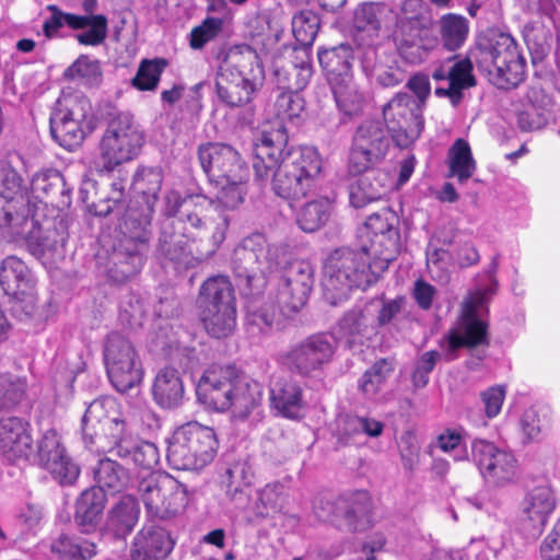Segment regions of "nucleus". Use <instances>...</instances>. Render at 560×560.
Instances as JSON below:
<instances>
[{"mask_svg": "<svg viewBox=\"0 0 560 560\" xmlns=\"http://www.w3.org/2000/svg\"><path fill=\"white\" fill-rule=\"evenodd\" d=\"M198 159L209 183L218 190L219 202L228 209L243 203L249 168L241 154L230 144L208 142L199 145Z\"/></svg>", "mask_w": 560, "mask_h": 560, "instance_id": "nucleus-3", "label": "nucleus"}, {"mask_svg": "<svg viewBox=\"0 0 560 560\" xmlns=\"http://www.w3.org/2000/svg\"><path fill=\"white\" fill-rule=\"evenodd\" d=\"M270 407L278 416L291 420L303 417L305 401L300 384L288 377H279L271 382L269 388Z\"/></svg>", "mask_w": 560, "mask_h": 560, "instance_id": "nucleus-33", "label": "nucleus"}, {"mask_svg": "<svg viewBox=\"0 0 560 560\" xmlns=\"http://www.w3.org/2000/svg\"><path fill=\"white\" fill-rule=\"evenodd\" d=\"M238 369L234 364L211 365L196 387L198 400L209 409L226 411L230 409L231 395Z\"/></svg>", "mask_w": 560, "mask_h": 560, "instance_id": "nucleus-19", "label": "nucleus"}, {"mask_svg": "<svg viewBox=\"0 0 560 560\" xmlns=\"http://www.w3.org/2000/svg\"><path fill=\"white\" fill-rule=\"evenodd\" d=\"M163 183V171L160 166H140L132 177L135 191L143 196L145 206L154 210Z\"/></svg>", "mask_w": 560, "mask_h": 560, "instance_id": "nucleus-53", "label": "nucleus"}, {"mask_svg": "<svg viewBox=\"0 0 560 560\" xmlns=\"http://www.w3.org/2000/svg\"><path fill=\"white\" fill-rule=\"evenodd\" d=\"M171 491L168 494L161 493L159 506L155 515L159 518H170L179 514L188 503V491L185 485L179 482L173 476L170 480Z\"/></svg>", "mask_w": 560, "mask_h": 560, "instance_id": "nucleus-62", "label": "nucleus"}, {"mask_svg": "<svg viewBox=\"0 0 560 560\" xmlns=\"http://www.w3.org/2000/svg\"><path fill=\"white\" fill-rule=\"evenodd\" d=\"M488 292L492 290L477 289L463 300L457 326L450 329L440 341L447 361L454 360L460 348L472 349L489 345L488 323L478 318V310L487 303Z\"/></svg>", "mask_w": 560, "mask_h": 560, "instance_id": "nucleus-7", "label": "nucleus"}, {"mask_svg": "<svg viewBox=\"0 0 560 560\" xmlns=\"http://www.w3.org/2000/svg\"><path fill=\"white\" fill-rule=\"evenodd\" d=\"M276 270H282L277 293L279 304L292 312L300 311L314 285L313 267L307 261L293 259L289 250V261Z\"/></svg>", "mask_w": 560, "mask_h": 560, "instance_id": "nucleus-17", "label": "nucleus"}, {"mask_svg": "<svg viewBox=\"0 0 560 560\" xmlns=\"http://www.w3.org/2000/svg\"><path fill=\"white\" fill-rule=\"evenodd\" d=\"M149 248L116 240L106 257V272L115 283H125L142 269Z\"/></svg>", "mask_w": 560, "mask_h": 560, "instance_id": "nucleus-26", "label": "nucleus"}, {"mask_svg": "<svg viewBox=\"0 0 560 560\" xmlns=\"http://www.w3.org/2000/svg\"><path fill=\"white\" fill-rule=\"evenodd\" d=\"M319 25V16L310 10H302L292 18V33L296 43L303 48L305 57H307V50L313 46Z\"/></svg>", "mask_w": 560, "mask_h": 560, "instance_id": "nucleus-60", "label": "nucleus"}, {"mask_svg": "<svg viewBox=\"0 0 560 560\" xmlns=\"http://www.w3.org/2000/svg\"><path fill=\"white\" fill-rule=\"evenodd\" d=\"M338 109L347 117L358 116L364 105V96L353 82L338 81L330 84Z\"/></svg>", "mask_w": 560, "mask_h": 560, "instance_id": "nucleus-58", "label": "nucleus"}, {"mask_svg": "<svg viewBox=\"0 0 560 560\" xmlns=\"http://www.w3.org/2000/svg\"><path fill=\"white\" fill-rule=\"evenodd\" d=\"M370 246L363 245L361 247L365 257L373 256L385 264L387 268L389 262L396 259L400 252V233L399 231H392L390 234H382L369 237Z\"/></svg>", "mask_w": 560, "mask_h": 560, "instance_id": "nucleus-59", "label": "nucleus"}, {"mask_svg": "<svg viewBox=\"0 0 560 560\" xmlns=\"http://www.w3.org/2000/svg\"><path fill=\"white\" fill-rule=\"evenodd\" d=\"M31 189L36 198L58 210H66L72 203V187L56 168H45L35 173L31 180Z\"/></svg>", "mask_w": 560, "mask_h": 560, "instance_id": "nucleus-30", "label": "nucleus"}, {"mask_svg": "<svg viewBox=\"0 0 560 560\" xmlns=\"http://www.w3.org/2000/svg\"><path fill=\"white\" fill-rule=\"evenodd\" d=\"M36 460L61 487L73 486L79 479L80 466L68 454L55 429L47 430L37 441Z\"/></svg>", "mask_w": 560, "mask_h": 560, "instance_id": "nucleus-15", "label": "nucleus"}, {"mask_svg": "<svg viewBox=\"0 0 560 560\" xmlns=\"http://www.w3.org/2000/svg\"><path fill=\"white\" fill-rule=\"evenodd\" d=\"M155 404L163 409H176L184 400L185 387L180 373L174 368L160 370L152 385Z\"/></svg>", "mask_w": 560, "mask_h": 560, "instance_id": "nucleus-41", "label": "nucleus"}, {"mask_svg": "<svg viewBox=\"0 0 560 560\" xmlns=\"http://www.w3.org/2000/svg\"><path fill=\"white\" fill-rule=\"evenodd\" d=\"M368 327V317L364 311L355 306L347 311L338 320L337 331L340 337L347 339L348 348L352 349L357 345L358 338L365 334Z\"/></svg>", "mask_w": 560, "mask_h": 560, "instance_id": "nucleus-64", "label": "nucleus"}, {"mask_svg": "<svg viewBox=\"0 0 560 560\" xmlns=\"http://www.w3.org/2000/svg\"><path fill=\"white\" fill-rule=\"evenodd\" d=\"M94 488H101L106 493L117 494L128 489L130 485L129 471L116 460L100 459L93 468Z\"/></svg>", "mask_w": 560, "mask_h": 560, "instance_id": "nucleus-46", "label": "nucleus"}, {"mask_svg": "<svg viewBox=\"0 0 560 560\" xmlns=\"http://www.w3.org/2000/svg\"><path fill=\"white\" fill-rule=\"evenodd\" d=\"M149 248L116 240L106 257V272L115 283H125L142 269Z\"/></svg>", "mask_w": 560, "mask_h": 560, "instance_id": "nucleus-27", "label": "nucleus"}, {"mask_svg": "<svg viewBox=\"0 0 560 560\" xmlns=\"http://www.w3.org/2000/svg\"><path fill=\"white\" fill-rule=\"evenodd\" d=\"M139 503L130 494L122 495L107 511L105 530L116 539L130 535L139 521Z\"/></svg>", "mask_w": 560, "mask_h": 560, "instance_id": "nucleus-38", "label": "nucleus"}, {"mask_svg": "<svg viewBox=\"0 0 560 560\" xmlns=\"http://www.w3.org/2000/svg\"><path fill=\"white\" fill-rule=\"evenodd\" d=\"M217 448V436L211 428L189 422L173 433L166 458L174 469L198 470L214 458Z\"/></svg>", "mask_w": 560, "mask_h": 560, "instance_id": "nucleus-6", "label": "nucleus"}, {"mask_svg": "<svg viewBox=\"0 0 560 560\" xmlns=\"http://www.w3.org/2000/svg\"><path fill=\"white\" fill-rule=\"evenodd\" d=\"M211 202L212 200L202 194L183 196L178 190L171 189L164 195L162 213L165 220L178 218L192 229L201 230L206 226L205 212Z\"/></svg>", "mask_w": 560, "mask_h": 560, "instance_id": "nucleus-25", "label": "nucleus"}, {"mask_svg": "<svg viewBox=\"0 0 560 560\" xmlns=\"http://www.w3.org/2000/svg\"><path fill=\"white\" fill-rule=\"evenodd\" d=\"M175 541L170 533L156 525L143 526L133 537L130 560H165Z\"/></svg>", "mask_w": 560, "mask_h": 560, "instance_id": "nucleus-32", "label": "nucleus"}, {"mask_svg": "<svg viewBox=\"0 0 560 560\" xmlns=\"http://www.w3.org/2000/svg\"><path fill=\"white\" fill-rule=\"evenodd\" d=\"M360 66L369 81L380 88H395L405 82L406 71L395 52L384 47L366 46L359 57Z\"/></svg>", "mask_w": 560, "mask_h": 560, "instance_id": "nucleus-20", "label": "nucleus"}, {"mask_svg": "<svg viewBox=\"0 0 560 560\" xmlns=\"http://www.w3.org/2000/svg\"><path fill=\"white\" fill-rule=\"evenodd\" d=\"M0 285L7 295H19L33 291L31 270L16 256H8L0 266Z\"/></svg>", "mask_w": 560, "mask_h": 560, "instance_id": "nucleus-45", "label": "nucleus"}, {"mask_svg": "<svg viewBox=\"0 0 560 560\" xmlns=\"http://www.w3.org/2000/svg\"><path fill=\"white\" fill-rule=\"evenodd\" d=\"M107 497L101 488L90 487L78 497L73 521L81 533L91 534L96 530L103 518Z\"/></svg>", "mask_w": 560, "mask_h": 560, "instance_id": "nucleus-36", "label": "nucleus"}, {"mask_svg": "<svg viewBox=\"0 0 560 560\" xmlns=\"http://www.w3.org/2000/svg\"><path fill=\"white\" fill-rule=\"evenodd\" d=\"M107 128L101 140L102 155L114 167L133 160L144 143V132L127 112L115 107L106 113Z\"/></svg>", "mask_w": 560, "mask_h": 560, "instance_id": "nucleus-8", "label": "nucleus"}, {"mask_svg": "<svg viewBox=\"0 0 560 560\" xmlns=\"http://www.w3.org/2000/svg\"><path fill=\"white\" fill-rule=\"evenodd\" d=\"M38 220L35 205L30 199L4 200L0 198V229L5 230L11 241L20 243Z\"/></svg>", "mask_w": 560, "mask_h": 560, "instance_id": "nucleus-31", "label": "nucleus"}, {"mask_svg": "<svg viewBox=\"0 0 560 560\" xmlns=\"http://www.w3.org/2000/svg\"><path fill=\"white\" fill-rule=\"evenodd\" d=\"M104 361L113 386L120 393L139 385L143 377L142 363L131 341L117 331L107 335Z\"/></svg>", "mask_w": 560, "mask_h": 560, "instance_id": "nucleus-9", "label": "nucleus"}, {"mask_svg": "<svg viewBox=\"0 0 560 560\" xmlns=\"http://www.w3.org/2000/svg\"><path fill=\"white\" fill-rule=\"evenodd\" d=\"M117 457L142 469L151 470L159 464L160 453L152 442L138 441L132 435L129 441H125V444L120 445Z\"/></svg>", "mask_w": 560, "mask_h": 560, "instance_id": "nucleus-51", "label": "nucleus"}, {"mask_svg": "<svg viewBox=\"0 0 560 560\" xmlns=\"http://www.w3.org/2000/svg\"><path fill=\"white\" fill-rule=\"evenodd\" d=\"M338 509L348 530L364 532L373 525V506L369 492L355 491L339 501Z\"/></svg>", "mask_w": 560, "mask_h": 560, "instance_id": "nucleus-39", "label": "nucleus"}, {"mask_svg": "<svg viewBox=\"0 0 560 560\" xmlns=\"http://www.w3.org/2000/svg\"><path fill=\"white\" fill-rule=\"evenodd\" d=\"M400 10L401 16L397 22L402 36L400 52L411 62H421L428 52L422 34L428 32L431 25L429 8L422 0H405Z\"/></svg>", "mask_w": 560, "mask_h": 560, "instance_id": "nucleus-16", "label": "nucleus"}, {"mask_svg": "<svg viewBox=\"0 0 560 560\" xmlns=\"http://www.w3.org/2000/svg\"><path fill=\"white\" fill-rule=\"evenodd\" d=\"M50 552L58 560H89L96 555V545L89 541L78 542L75 538L61 533L52 539Z\"/></svg>", "mask_w": 560, "mask_h": 560, "instance_id": "nucleus-56", "label": "nucleus"}, {"mask_svg": "<svg viewBox=\"0 0 560 560\" xmlns=\"http://www.w3.org/2000/svg\"><path fill=\"white\" fill-rule=\"evenodd\" d=\"M262 86L231 73L217 72L215 93L218 100L229 108H240L252 104Z\"/></svg>", "mask_w": 560, "mask_h": 560, "instance_id": "nucleus-35", "label": "nucleus"}, {"mask_svg": "<svg viewBox=\"0 0 560 560\" xmlns=\"http://www.w3.org/2000/svg\"><path fill=\"white\" fill-rule=\"evenodd\" d=\"M513 57L500 65L488 78L489 82L502 90H511L518 86L525 77V59L516 49Z\"/></svg>", "mask_w": 560, "mask_h": 560, "instance_id": "nucleus-57", "label": "nucleus"}, {"mask_svg": "<svg viewBox=\"0 0 560 560\" xmlns=\"http://www.w3.org/2000/svg\"><path fill=\"white\" fill-rule=\"evenodd\" d=\"M472 460L488 483L502 487L513 481L517 471L513 454L498 448L486 440H475L471 444Z\"/></svg>", "mask_w": 560, "mask_h": 560, "instance_id": "nucleus-18", "label": "nucleus"}, {"mask_svg": "<svg viewBox=\"0 0 560 560\" xmlns=\"http://www.w3.org/2000/svg\"><path fill=\"white\" fill-rule=\"evenodd\" d=\"M331 212L332 205L328 198L315 199L302 206L296 222L304 232L313 233L329 221Z\"/></svg>", "mask_w": 560, "mask_h": 560, "instance_id": "nucleus-55", "label": "nucleus"}, {"mask_svg": "<svg viewBox=\"0 0 560 560\" xmlns=\"http://www.w3.org/2000/svg\"><path fill=\"white\" fill-rule=\"evenodd\" d=\"M253 472L245 462H237L226 468L222 483L226 487V494L240 509L247 505L249 495L247 490L252 483Z\"/></svg>", "mask_w": 560, "mask_h": 560, "instance_id": "nucleus-48", "label": "nucleus"}, {"mask_svg": "<svg viewBox=\"0 0 560 560\" xmlns=\"http://www.w3.org/2000/svg\"><path fill=\"white\" fill-rule=\"evenodd\" d=\"M275 75L283 91L300 92L306 88L312 77V66L307 57L299 61H290L276 68Z\"/></svg>", "mask_w": 560, "mask_h": 560, "instance_id": "nucleus-50", "label": "nucleus"}, {"mask_svg": "<svg viewBox=\"0 0 560 560\" xmlns=\"http://www.w3.org/2000/svg\"><path fill=\"white\" fill-rule=\"evenodd\" d=\"M245 299V328L252 337L270 334L277 324V310L272 302H260L261 296Z\"/></svg>", "mask_w": 560, "mask_h": 560, "instance_id": "nucleus-44", "label": "nucleus"}, {"mask_svg": "<svg viewBox=\"0 0 560 560\" xmlns=\"http://www.w3.org/2000/svg\"><path fill=\"white\" fill-rule=\"evenodd\" d=\"M189 255L187 237L175 230L173 220H163L155 247V257L162 265L182 262Z\"/></svg>", "mask_w": 560, "mask_h": 560, "instance_id": "nucleus-43", "label": "nucleus"}, {"mask_svg": "<svg viewBox=\"0 0 560 560\" xmlns=\"http://www.w3.org/2000/svg\"><path fill=\"white\" fill-rule=\"evenodd\" d=\"M81 432L90 450L115 456H118L120 445L132 436L116 401L109 397L94 399L88 406L81 420Z\"/></svg>", "mask_w": 560, "mask_h": 560, "instance_id": "nucleus-5", "label": "nucleus"}, {"mask_svg": "<svg viewBox=\"0 0 560 560\" xmlns=\"http://www.w3.org/2000/svg\"><path fill=\"white\" fill-rule=\"evenodd\" d=\"M90 108L89 101L84 98L58 102L49 118L52 140L68 151L79 148L94 129L88 120Z\"/></svg>", "mask_w": 560, "mask_h": 560, "instance_id": "nucleus-10", "label": "nucleus"}, {"mask_svg": "<svg viewBox=\"0 0 560 560\" xmlns=\"http://www.w3.org/2000/svg\"><path fill=\"white\" fill-rule=\"evenodd\" d=\"M199 316L206 331L218 339L230 336L236 326V306L199 308Z\"/></svg>", "mask_w": 560, "mask_h": 560, "instance_id": "nucleus-49", "label": "nucleus"}, {"mask_svg": "<svg viewBox=\"0 0 560 560\" xmlns=\"http://www.w3.org/2000/svg\"><path fill=\"white\" fill-rule=\"evenodd\" d=\"M450 175L457 177L459 183L470 178L476 170L470 147L464 139H457L450 149Z\"/></svg>", "mask_w": 560, "mask_h": 560, "instance_id": "nucleus-61", "label": "nucleus"}, {"mask_svg": "<svg viewBox=\"0 0 560 560\" xmlns=\"http://www.w3.org/2000/svg\"><path fill=\"white\" fill-rule=\"evenodd\" d=\"M393 372V360L387 358L378 359L363 373L359 380L358 387L365 397H374Z\"/></svg>", "mask_w": 560, "mask_h": 560, "instance_id": "nucleus-63", "label": "nucleus"}, {"mask_svg": "<svg viewBox=\"0 0 560 560\" xmlns=\"http://www.w3.org/2000/svg\"><path fill=\"white\" fill-rule=\"evenodd\" d=\"M288 147L284 126L264 130L254 145L253 168L258 179L272 175V191L287 201L314 194L322 180L323 162L312 147Z\"/></svg>", "mask_w": 560, "mask_h": 560, "instance_id": "nucleus-1", "label": "nucleus"}, {"mask_svg": "<svg viewBox=\"0 0 560 560\" xmlns=\"http://www.w3.org/2000/svg\"><path fill=\"white\" fill-rule=\"evenodd\" d=\"M153 213L154 210H150L148 206L144 209L128 208L119 224L120 234L117 240L149 248Z\"/></svg>", "mask_w": 560, "mask_h": 560, "instance_id": "nucleus-40", "label": "nucleus"}, {"mask_svg": "<svg viewBox=\"0 0 560 560\" xmlns=\"http://www.w3.org/2000/svg\"><path fill=\"white\" fill-rule=\"evenodd\" d=\"M338 349V340L330 332H316L293 345L284 354L288 369L301 377H311L329 364Z\"/></svg>", "mask_w": 560, "mask_h": 560, "instance_id": "nucleus-12", "label": "nucleus"}, {"mask_svg": "<svg viewBox=\"0 0 560 560\" xmlns=\"http://www.w3.org/2000/svg\"><path fill=\"white\" fill-rule=\"evenodd\" d=\"M557 500L549 485L530 489L523 500L522 530L529 538H538L556 509Z\"/></svg>", "mask_w": 560, "mask_h": 560, "instance_id": "nucleus-24", "label": "nucleus"}, {"mask_svg": "<svg viewBox=\"0 0 560 560\" xmlns=\"http://www.w3.org/2000/svg\"><path fill=\"white\" fill-rule=\"evenodd\" d=\"M235 291L226 276H214L207 279L199 290L197 304L199 308L236 306Z\"/></svg>", "mask_w": 560, "mask_h": 560, "instance_id": "nucleus-47", "label": "nucleus"}, {"mask_svg": "<svg viewBox=\"0 0 560 560\" xmlns=\"http://www.w3.org/2000/svg\"><path fill=\"white\" fill-rule=\"evenodd\" d=\"M230 396V409L233 417L245 420L260 405L261 386L246 376L240 369Z\"/></svg>", "mask_w": 560, "mask_h": 560, "instance_id": "nucleus-42", "label": "nucleus"}, {"mask_svg": "<svg viewBox=\"0 0 560 560\" xmlns=\"http://www.w3.org/2000/svg\"><path fill=\"white\" fill-rule=\"evenodd\" d=\"M217 60L218 71L264 85L265 68L258 52L252 46L241 44L221 49L217 54Z\"/></svg>", "mask_w": 560, "mask_h": 560, "instance_id": "nucleus-23", "label": "nucleus"}, {"mask_svg": "<svg viewBox=\"0 0 560 560\" xmlns=\"http://www.w3.org/2000/svg\"><path fill=\"white\" fill-rule=\"evenodd\" d=\"M30 424L19 417L0 419V455L8 462L27 459L33 450Z\"/></svg>", "mask_w": 560, "mask_h": 560, "instance_id": "nucleus-29", "label": "nucleus"}, {"mask_svg": "<svg viewBox=\"0 0 560 560\" xmlns=\"http://www.w3.org/2000/svg\"><path fill=\"white\" fill-rule=\"evenodd\" d=\"M317 58L329 84L352 79L354 55L349 43H341L331 47H320L317 51Z\"/></svg>", "mask_w": 560, "mask_h": 560, "instance_id": "nucleus-37", "label": "nucleus"}, {"mask_svg": "<svg viewBox=\"0 0 560 560\" xmlns=\"http://www.w3.org/2000/svg\"><path fill=\"white\" fill-rule=\"evenodd\" d=\"M288 261V245L271 244L264 233L254 232L234 248L230 265L242 296H262L267 275Z\"/></svg>", "mask_w": 560, "mask_h": 560, "instance_id": "nucleus-2", "label": "nucleus"}, {"mask_svg": "<svg viewBox=\"0 0 560 560\" xmlns=\"http://www.w3.org/2000/svg\"><path fill=\"white\" fill-rule=\"evenodd\" d=\"M68 240L67 225L62 219L47 222L46 225L38 221L35 226L18 243L37 259L51 260L63 256V247Z\"/></svg>", "mask_w": 560, "mask_h": 560, "instance_id": "nucleus-22", "label": "nucleus"}, {"mask_svg": "<svg viewBox=\"0 0 560 560\" xmlns=\"http://www.w3.org/2000/svg\"><path fill=\"white\" fill-rule=\"evenodd\" d=\"M516 49V43L510 35L492 33L479 38L471 50V57L478 70L489 78L493 70L513 57L512 51Z\"/></svg>", "mask_w": 560, "mask_h": 560, "instance_id": "nucleus-28", "label": "nucleus"}, {"mask_svg": "<svg viewBox=\"0 0 560 560\" xmlns=\"http://www.w3.org/2000/svg\"><path fill=\"white\" fill-rule=\"evenodd\" d=\"M474 59L471 52L465 58L454 55L440 63L432 72V78L435 81H447V86H438L434 91L438 96H446L450 98L453 106L459 104L463 100V91L474 88L477 80L472 73Z\"/></svg>", "mask_w": 560, "mask_h": 560, "instance_id": "nucleus-21", "label": "nucleus"}, {"mask_svg": "<svg viewBox=\"0 0 560 560\" xmlns=\"http://www.w3.org/2000/svg\"><path fill=\"white\" fill-rule=\"evenodd\" d=\"M388 133L386 124L380 119H366L357 127L349 154V174L357 176L385 156L389 148Z\"/></svg>", "mask_w": 560, "mask_h": 560, "instance_id": "nucleus-11", "label": "nucleus"}, {"mask_svg": "<svg viewBox=\"0 0 560 560\" xmlns=\"http://www.w3.org/2000/svg\"><path fill=\"white\" fill-rule=\"evenodd\" d=\"M373 282L375 277L361 249L339 247L334 249L325 260L324 296L332 306L347 300L353 289L364 290Z\"/></svg>", "mask_w": 560, "mask_h": 560, "instance_id": "nucleus-4", "label": "nucleus"}, {"mask_svg": "<svg viewBox=\"0 0 560 560\" xmlns=\"http://www.w3.org/2000/svg\"><path fill=\"white\" fill-rule=\"evenodd\" d=\"M359 175L360 177L349 186V200L353 208L360 209L380 201L390 188V178L382 170L371 166Z\"/></svg>", "mask_w": 560, "mask_h": 560, "instance_id": "nucleus-34", "label": "nucleus"}, {"mask_svg": "<svg viewBox=\"0 0 560 560\" xmlns=\"http://www.w3.org/2000/svg\"><path fill=\"white\" fill-rule=\"evenodd\" d=\"M170 478L168 474L149 472L139 479L137 491L149 514L155 515L161 493H170Z\"/></svg>", "mask_w": 560, "mask_h": 560, "instance_id": "nucleus-54", "label": "nucleus"}, {"mask_svg": "<svg viewBox=\"0 0 560 560\" xmlns=\"http://www.w3.org/2000/svg\"><path fill=\"white\" fill-rule=\"evenodd\" d=\"M440 40L444 49L455 51L466 42L469 23L463 15L447 13L438 22Z\"/></svg>", "mask_w": 560, "mask_h": 560, "instance_id": "nucleus-52", "label": "nucleus"}, {"mask_svg": "<svg viewBox=\"0 0 560 560\" xmlns=\"http://www.w3.org/2000/svg\"><path fill=\"white\" fill-rule=\"evenodd\" d=\"M419 102L407 92H399L384 107L383 116L393 141L408 148L421 135L424 120Z\"/></svg>", "mask_w": 560, "mask_h": 560, "instance_id": "nucleus-13", "label": "nucleus"}, {"mask_svg": "<svg viewBox=\"0 0 560 560\" xmlns=\"http://www.w3.org/2000/svg\"><path fill=\"white\" fill-rule=\"evenodd\" d=\"M47 10L50 16L43 24V32L47 38H54L59 30L68 26L73 31L82 30L74 37L81 45H102L108 33V21L105 15H78L63 12L56 4H49Z\"/></svg>", "mask_w": 560, "mask_h": 560, "instance_id": "nucleus-14", "label": "nucleus"}]
</instances>
